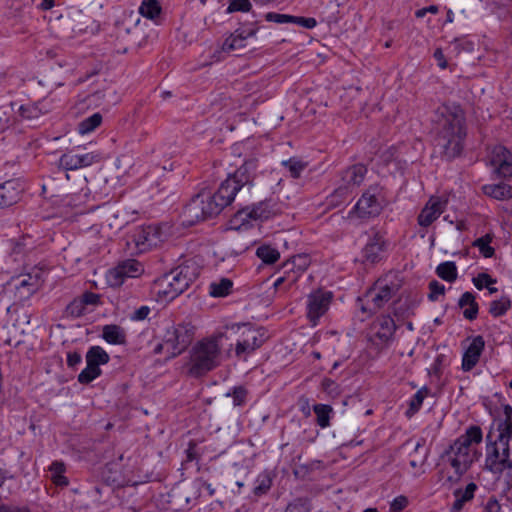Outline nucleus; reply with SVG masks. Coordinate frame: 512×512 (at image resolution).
I'll use <instances>...</instances> for the list:
<instances>
[{
	"mask_svg": "<svg viewBox=\"0 0 512 512\" xmlns=\"http://www.w3.org/2000/svg\"><path fill=\"white\" fill-rule=\"evenodd\" d=\"M436 146L442 156L452 160L463 150V140L466 136L464 114L459 106L443 105L437 111Z\"/></svg>",
	"mask_w": 512,
	"mask_h": 512,
	"instance_id": "1",
	"label": "nucleus"
},
{
	"mask_svg": "<svg viewBox=\"0 0 512 512\" xmlns=\"http://www.w3.org/2000/svg\"><path fill=\"white\" fill-rule=\"evenodd\" d=\"M200 266L194 259H188L155 281L153 293L156 300L169 302L188 289L200 274Z\"/></svg>",
	"mask_w": 512,
	"mask_h": 512,
	"instance_id": "2",
	"label": "nucleus"
},
{
	"mask_svg": "<svg viewBox=\"0 0 512 512\" xmlns=\"http://www.w3.org/2000/svg\"><path fill=\"white\" fill-rule=\"evenodd\" d=\"M505 418L497 423V435L494 442L487 445L485 466L493 473H502L512 469L509 441L512 436V407L504 408Z\"/></svg>",
	"mask_w": 512,
	"mask_h": 512,
	"instance_id": "3",
	"label": "nucleus"
},
{
	"mask_svg": "<svg viewBox=\"0 0 512 512\" xmlns=\"http://www.w3.org/2000/svg\"><path fill=\"white\" fill-rule=\"evenodd\" d=\"M223 338V333H217L194 344L187 364L190 375L199 377L220 365Z\"/></svg>",
	"mask_w": 512,
	"mask_h": 512,
	"instance_id": "4",
	"label": "nucleus"
},
{
	"mask_svg": "<svg viewBox=\"0 0 512 512\" xmlns=\"http://www.w3.org/2000/svg\"><path fill=\"white\" fill-rule=\"evenodd\" d=\"M483 438L482 430L478 426H470L466 432L459 436L445 455L447 462L455 470V473L462 475L479 458L476 446Z\"/></svg>",
	"mask_w": 512,
	"mask_h": 512,
	"instance_id": "5",
	"label": "nucleus"
},
{
	"mask_svg": "<svg viewBox=\"0 0 512 512\" xmlns=\"http://www.w3.org/2000/svg\"><path fill=\"white\" fill-rule=\"evenodd\" d=\"M231 329L234 330L236 334L235 356L241 360H246L248 356L259 349L267 339L264 329L251 324H236L233 325Z\"/></svg>",
	"mask_w": 512,
	"mask_h": 512,
	"instance_id": "6",
	"label": "nucleus"
},
{
	"mask_svg": "<svg viewBox=\"0 0 512 512\" xmlns=\"http://www.w3.org/2000/svg\"><path fill=\"white\" fill-rule=\"evenodd\" d=\"M398 289L399 284L394 276L386 275L385 277L379 278L365 295L368 310L375 312L381 309L391 300Z\"/></svg>",
	"mask_w": 512,
	"mask_h": 512,
	"instance_id": "7",
	"label": "nucleus"
},
{
	"mask_svg": "<svg viewBox=\"0 0 512 512\" xmlns=\"http://www.w3.org/2000/svg\"><path fill=\"white\" fill-rule=\"evenodd\" d=\"M194 337V327L187 323L173 325L166 330L164 338L169 348V358L180 355L190 345Z\"/></svg>",
	"mask_w": 512,
	"mask_h": 512,
	"instance_id": "8",
	"label": "nucleus"
},
{
	"mask_svg": "<svg viewBox=\"0 0 512 512\" xmlns=\"http://www.w3.org/2000/svg\"><path fill=\"white\" fill-rule=\"evenodd\" d=\"M395 331L396 324L393 318L381 316L372 324L369 340L377 351H381L393 341Z\"/></svg>",
	"mask_w": 512,
	"mask_h": 512,
	"instance_id": "9",
	"label": "nucleus"
},
{
	"mask_svg": "<svg viewBox=\"0 0 512 512\" xmlns=\"http://www.w3.org/2000/svg\"><path fill=\"white\" fill-rule=\"evenodd\" d=\"M143 271V265L139 261L128 259L110 269L106 277L111 286H120L127 278H136L140 276Z\"/></svg>",
	"mask_w": 512,
	"mask_h": 512,
	"instance_id": "10",
	"label": "nucleus"
},
{
	"mask_svg": "<svg viewBox=\"0 0 512 512\" xmlns=\"http://www.w3.org/2000/svg\"><path fill=\"white\" fill-rule=\"evenodd\" d=\"M332 293L328 291H314L307 297V317L312 325H316L321 316L329 309Z\"/></svg>",
	"mask_w": 512,
	"mask_h": 512,
	"instance_id": "11",
	"label": "nucleus"
},
{
	"mask_svg": "<svg viewBox=\"0 0 512 512\" xmlns=\"http://www.w3.org/2000/svg\"><path fill=\"white\" fill-rule=\"evenodd\" d=\"M378 195L379 190L377 187H370L363 193L354 207V211L358 217H374L380 213L382 205L378 199Z\"/></svg>",
	"mask_w": 512,
	"mask_h": 512,
	"instance_id": "12",
	"label": "nucleus"
},
{
	"mask_svg": "<svg viewBox=\"0 0 512 512\" xmlns=\"http://www.w3.org/2000/svg\"><path fill=\"white\" fill-rule=\"evenodd\" d=\"M100 160L101 155L97 152L74 153L69 151L60 157L59 166L64 170H77L89 167Z\"/></svg>",
	"mask_w": 512,
	"mask_h": 512,
	"instance_id": "13",
	"label": "nucleus"
},
{
	"mask_svg": "<svg viewBox=\"0 0 512 512\" xmlns=\"http://www.w3.org/2000/svg\"><path fill=\"white\" fill-rule=\"evenodd\" d=\"M41 281L39 276L26 274L17 278H12L9 286L15 291V296L19 301L29 299L39 288Z\"/></svg>",
	"mask_w": 512,
	"mask_h": 512,
	"instance_id": "14",
	"label": "nucleus"
},
{
	"mask_svg": "<svg viewBox=\"0 0 512 512\" xmlns=\"http://www.w3.org/2000/svg\"><path fill=\"white\" fill-rule=\"evenodd\" d=\"M446 206V199L439 196L430 197L418 215V224L421 227L430 226L445 211Z\"/></svg>",
	"mask_w": 512,
	"mask_h": 512,
	"instance_id": "15",
	"label": "nucleus"
},
{
	"mask_svg": "<svg viewBox=\"0 0 512 512\" xmlns=\"http://www.w3.org/2000/svg\"><path fill=\"white\" fill-rule=\"evenodd\" d=\"M490 161L499 177H512V154L504 146L497 145L492 149Z\"/></svg>",
	"mask_w": 512,
	"mask_h": 512,
	"instance_id": "16",
	"label": "nucleus"
},
{
	"mask_svg": "<svg viewBox=\"0 0 512 512\" xmlns=\"http://www.w3.org/2000/svg\"><path fill=\"white\" fill-rule=\"evenodd\" d=\"M269 215V204L267 202H259L252 207H245L238 210L234 215L233 222L246 225L249 224L250 220L267 219Z\"/></svg>",
	"mask_w": 512,
	"mask_h": 512,
	"instance_id": "17",
	"label": "nucleus"
},
{
	"mask_svg": "<svg viewBox=\"0 0 512 512\" xmlns=\"http://www.w3.org/2000/svg\"><path fill=\"white\" fill-rule=\"evenodd\" d=\"M386 242L381 234L374 233L362 249V260L365 263L374 264L379 262L385 252Z\"/></svg>",
	"mask_w": 512,
	"mask_h": 512,
	"instance_id": "18",
	"label": "nucleus"
},
{
	"mask_svg": "<svg viewBox=\"0 0 512 512\" xmlns=\"http://www.w3.org/2000/svg\"><path fill=\"white\" fill-rule=\"evenodd\" d=\"M484 347L485 341L482 336H476L471 340L462 357L464 371H470L477 365Z\"/></svg>",
	"mask_w": 512,
	"mask_h": 512,
	"instance_id": "19",
	"label": "nucleus"
},
{
	"mask_svg": "<svg viewBox=\"0 0 512 512\" xmlns=\"http://www.w3.org/2000/svg\"><path fill=\"white\" fill-rule=\"evenodd\" d=\"M243 187L231 175L224 180L219 186L218 190L213 194L219 204L224 208L230 205L238 192Z\"/></svg>",
	"mask_w": 512,
	"mask_h": 512,
	"instance_id": "20",
	"label": "nucleus"
},
{
	"mask_svg": "<svg viewBox=\"0 0 512 512\" xmlns=\"http://www.w3.org/2000/svg\"><path fill=\"white\" fill-rule=\"evenodd\" d=\"M367 173V169L362 164H356L347 168L342 174L343 187H339L336 193L345 194L350 187L359 186Z\"/></svg>",
	"mask_w": 512,
	"mask_h": 512,
	"instance_id": "21",
	"label": "nucleus"
},
{
	"mask_svg": "<svg viewBox=\"0 0 512 512\" xmlns=\"http://www.w3.org/2000/svg\"><path fill=\"white\" fill-rule=\"evenodd\" d=\"M22 187L16 180H9L0 184V208L9 207L20 199Z\"/></svg>",
	"mask_w": 512,
	"mask_h": 512,
	"instance_id": "22",
	"label": "nucleus"
},
{
	"mask_svg": "<svg viewBox=\"0 0 512 512\" xmlns=\"http://www.w3.org/2000/svg\"><path fill=\"white\" fill-rule=\"evenodd\" d=\"M257 166V159L249 158L231 176L244 188L253 182Z\"/></svg>",
	"mask_w": 512,
	"mask_h": 512,
	"instance_id": "23",
	"label": "nucleus"
},
{
	"mask_svg": "<svg viewBox=\"0 0 512 512\" xmlns=\"http://www.w3.org/2000/svg\"><path fill=\"white\" fill-rule=\"evenodd\" d=\"M198 196L200 202H202L201 206L206 219L218 215L222 211L223 207L209 191H201Z\"/></svg>",
	"mask_w": 512,
	"mask_h": 512,
	"instance_id": "24",
	"label": "nucleus"
},
{
	"mask_svg": "<svg viewBox=\"0 0 512 512\" xmlns=\"http://www.w3.org/2000/svg\"><path fill=\"white\" fill-rule=\"evenodd\" d=\"M202 202L199 200L198 194L195 195L189 204L184 209V216L186 221L190 224H194L199 221L206 220L203 212Z\"/></svg>",
	"mask_w": 512,
	"mask_h": 512,
	"instance_id": "25",
	"label": "nucleus"
},
{
	"mask_svg": "<svg viewBox=\"0 0 512 512\" xmlns=\"http://www.w3.org/2000/svg\"><path fill=\"white\" fill-rule=\"evenodd\" d=\"M103 339L109 344L120 345L126 342V333L118 325H105L102 331Z\"/></svg>",
	"mask_w": 512,
	"mask_h": 512,
	"instance_id": "26",
	"label": "nucleus"
},
{
	"mask_svg": "<svg viewBox=\"0 0 512 512\" xmlns=\"http://www.w3.org/2000/svg\"><path fill=\"white\" fill-rule=\"evenodd\" d=\"M255 35V31L251 30L248 32L245 31H236L234 34L230 35L224 43L223 49L228 51L242 49L246 46L245 41L248 37H252Z\"/></svg>",
	"mask_w": 512,
	"mask_h": 512,
	"instance_id": "27",
	"label": "nucleus"
},
{
	"mask_svg": "<svg viewBox=\"0 0 512 512\" xmlns=\"http://www.w3.org/2000/svg\"><path fill=\"white\" fill-rule=\"evenodd\" d=\"M482 191L485 195L497 200H507L512 197L511 187L506 183L484 185Z\"/></svg>",
	"mask_w": 512,
	"mask_h": 512,
	"instance_id": "28",
	"label": "nucleus"
},
{
	"mask_svg": "<svg viewBox=\"0 0 512 512\" xmlns=\"http://www.w3.org/2000/svg\"><path fill=\"white\" fill-rule=\"evenodd\" d=\"M477 490V485L473 482L466 485L464 489H457L454 491L455 501L452 505V509L455 511H459L462 509L463 505L472 500L474 497V493Z\"/></svg>",
	"mask_w": 512,
	"mask_h": 512,
	"instance_id": "29",
	"label": "nucleus"
},
{
	"mask_svg": "<svg viewBox=\"0 0 512 512\" xmlns=\"http://www.w3.org/2000/svg\"><path fill=\"white\" fill-rule=\"evenodd\" d=\"M414 456L410 460L409 464L414 470V476H420L425 473V464L427 460V451L424 449L421 443H417L414 449Z\"/></svg>",
	"mask_w": 512,
	"mask_h": 512,
	"instance_id": "30",
	"label": "nucleus"
},
{
	"mask_svg": "<svg viewBox=\"0 0 512 512\" xmlns=\"http://www.w3.org/2000/svg\"><path fill=\"white\" fill-rule=\"evenodd\" d=\"M233 288V281L229 278H220L209 284V295L214 298L228 296Z\"/></svg>",
	"mask_w": 512,
	"mask_h": 512,
	"instance_id": "31",
	"label": "nucleus"
},
{
	"mask_svg": "<svg viewBox=\"0 0 512 512\" xmlns=\"http://www.w3.org/2000/svg\"><path fill=\"white\" fill-rule=\"evenodd\" d=\"M158 240V232L156 228L154 227H147L144 229H141L136 236V245L137 246H143V249L147 247H151L157 244Z\"/></svg>",
	"mask_w": 512,
	"mask_h": 512,
	"instance_id": "32",
	"label": "nucleus"
},
{
	"mask_svg": "<svg viewBox=\"0 0 512 512\" xmlns=\"http://www.w3.org/2000/svg\"><path fill=\"white\" fill-rule=\"evenodd\" d=\"M460 307H468L464 310L463 314L466 319L473 320L477 317L478 314V304L475 301V297L470 292H465L462 294L459 299Z\"/></svg>",
	"mask_w": 512,
	"mask_h": 512,
	"instance_id": "33",
	"label": "nucleus"
},
{
	"mask_svg": "<svg viewBox=\"0 0 512 512\" xmlns=\"http://www.w3.org/2000/svg\"><path fill=\"white\" fill-rule=\"evenodd\" d=\"M140 15L149 20H156L162 11L161 5L157 0H144L138 9Z\"/></svg>",
	"mask_w": 512,
	"mask_h": 512,
	"instance_id": "34",
	"label": "nucleus"
},
{
	"mask_svg": "<svg viewBox=\"0 0 512 512\" xmlns=\"http://www.w3.org/2000/svg\"><path fill=\"white\" fill-rule=\"evenodd\" d=\"M101 375L100 366L92 360L86 359V368L78 375L81 384H88Z\"/></svg>",
	"mask_w": 512,
	"mask_h": 512,
	"instance_id": "35",
	"label": "nucleus"
},
{
	"mask_svg": "<svg viewBox=\"0 0 512 512\" xmlns=\"http://www.w3.org/2000/svg\"><path fill=\"white\" fill-rule=\"evenodd\" d=\"M102 123V115L100 113H94L93 115L83 119L78 124V132L81 135L89 134L93 132Z\"/></svg>",
	"mask_w": 512,
	"mask_h": 512,
	"instance_id": "36",
	"label": "nucleus"
},
{
	"mask_svg": "<svg viewBox=\"0 0 512 512\" xmlns=\"http://www.w3.org/2000/svg\"><path fill=\"white\" fill-rule=\"evenodd\" d=\"M436 273L441 279L453 282L457 278L456 264L452 261L443 262L437 266Z\"/></svg>",
	"mask_w": 512,
	"mask_h": 512,
	"instance_id": "37",
	"label": "nucleus"
},
{
	"mask_svg": "<svg viewBox=\"0 0 512 512\" xmlns=\"http://www.w3.org/2000/svg\"><path fill=\"white\" fill-rule=\"evenodd\" d=\"M429 390L426 387H422L419 389L411 398L409 402V408L406 411V415L408 417H412L414 414H416L420 407L422 406V403L424 399L428 396Z\"/></svg>",
	"mask_w": 512,
	"mask_h": 512,
	"instance_id": "38",
	"label": "nucleus"
},
{
	"mask_svg": "<svg viewBox=\"0 0 512 512\" xmlns=\"http://www.w3.org/2000/svg\"><path fill=\"white\" fill-rule=\"evenodd\" d=\"M49 470L51 472V480L57 486H67L68 479L64 476L65 466L62 462H53Z\"/></svg>",
	"mask_w": 512,
	"mask_h": 512,
	"instance_id": "39",
	"label": "nucleus"
},
{
	"mask_svg": "<svg viewBox=\"0 0 512 512\" xmlns=\"http://www.w3.org/2000/svg\"><path fill=\"white\" fill-rule=\"evenodd\" d=\"M256 255L265 263V264H273L275 263L279 257L280 253L276 248H273L269 245L259 246L256 250Z\"/></svg>",
	"mask_w": 512,
	"mask_h": 512,
	"instance_id": "40",
	"label": "nucleus"
},
{
	"mask_svg": "<svg viewBox=\"0 0 512 512\" xmlns=\"http://www.w3.org/2000/svg\"><path fill=\"white\" fill-rule=\"evenodd\" d=\"M511 307L510 298L502 296L498 300H494L490 303L489 313L494 317H500L504 315Z\"/></svg>",
	"mask_w": 512,
	"mask_h": 512,
	"instance_id": "41",
	"label": "nucleus"
},
{
	"mask_svg": "<svg viewBox=\"0 0 512 512\" xmlns=\"http://www.w3.org/2000/svg\"><path fill=\"white\" fill-rule=\"evenodd\" d=\"M313 410L316 414L317 424L322 428L329 426L330 414L332 413L331 406L325 404H316L313 407Z\"/></svg>",
	"mask_w": 512,
	"mask_h": 512,
	"instance_id": "42",
	"label": "nucleus"
},
{
	"mask_svg": "<svg viewBox=\"0 0 512 512\" xmlns=\"http://www.w3.org/2000/svg\"><path fill=\"white\" fill-rule=\"evenodd\" d=\"M282 165L288 170L290 176L293 178H299L307 167L306 162L297 158H290L285 160L282 162Z\"/></svg>",
	"mask_w": 512,
	"mask_h": 512,
	"instance_id": "43",
	"label": "nucleus"
},
{
	"mask_svg": "<svg viewBox=\"0 0 512 512\" xmlns=\"http://www.w3.org/2000/svg\"><path fill=\"white\" fill-rule=\"evenodd\" d=\"M86 359L92 360L97 365L107 364L110 360L108 353L100 346H92L86 353Z\"/></svg>",
	"mask_w": 512,
	"mask_h": 512,
	"instance_id": "44",
	"label": "nucleus"
},
{
	"mask_svg": "<svg viewBox=\"0 0 512 512\" xmlns=\"http://www.w3.org/2000/svg\"><path fill=\"white\" fill-rule=\"evenodd\" d=\"M272 485V478L270 475L266 472L259 474V476L256 479L255 487L253 489V493L256 496H261L263 494H266Z\"/></svg>",
	"mask_w": 512,
	"mask_h": 512,
	"instance_id": "45",
	"label": "nucleus"
},
{
	"mask_svg": "<svg viewBox=\"0 0 512 512\" xmlns=\"http://www.w3.org/2000/svg\"><path fill=\"white\" fill-rule=\"evenodd\" d=\"M495 283H496V280L493 279L490 275H488L486 273H480V274H478L477 277L473 278V284L475 285V287L477 289L481 290L484 287H486L490 294L497 292V288L491 286Z\"/></svg>",
	"mask_w": 512,
	"mask_h": 512,
	"instance_id": "46",
	"label": "nucleus"
},
{
	"mask_svg": "<svg viewBox=\"0 0 512 512\" xmlns=\"http://www.w3.org/2000/svg\"><path fill=\"white\" fill-rule=\"evenodd\" d=\"M491 237L486 235L484 237L478 238L474 241V246L477 247L480 253L486 257H492L494 254V249L490 246Z\"/></svg>",
	"mask_w": 512,
	"mask_h": 512,
	"instance_id": "47",
	"label": "nucleus"
},
{
	"mask_svg": "<svg viewBox=\"0 0 512 512\" xmlns=\"http://www.w3.org/2000/svg\"><path fill=\"white\" fill-rule=\"evenodd\" d=\"M85 308L81 298H76L67 306V312L73 317H79L84 314Z\"/></svg>",
	"mask_w": 512,
	"mask_h": 512,
	"instance_id": "48",
	"label": "nucleus"
},
{
	"mask_svg": "<svg viewBox=\"0 0 512 512\" xmlns=\"http://www.w3.org/2000/svg\"><path fill=\"white\" fill-rule=\"evenodd\" d=\"M251 8L249 0H230V4L227 8L228 13L232 12H248Z\"/></svg>",
	"mask_w": 512,
	"mask_h": 512,
	"instance_id": "49",
	"label": "nucleus"
},
{
	"mask_svg": "<svg viewBox=\"0 0 512 512\" xmlns=\"http://www.w3.org/2000/svg\"><path fill=\"white\" fill-rule=\"evenodd\" d=\"M294 16L288 14H280L275 12H269L265 15V19L269 22L278 24L293 23Z\"/></svg>",
	"mask_w": 512,
	"mask_h": 512,
	"instance_id": "50",
	"label": "nucleus"
},
{
	"mask_svg": "<svg viewBox=\"0 0 512 512\" xmlns=\"http://www.w3.org/2000/svg\"><path fill=\"white\" fill-rule=\"evenodd\" d=\"M429 289V298L432 301H436L438 297L444 295L445 292V286L436 280H433L429 283Z\"/></svg>",
	"mask_w": 512,
	"mask_h": 512,
	"instance_id": "51",
	"label": "nucleus"
},
{
	"mask_svg": "<svg viewBox=\"0 0 512 512\" xmlns=\"http://www.w3.org/2000/svg\"><path fill=\"white\" fill-rule=\"evenodd\" d=\"M19 112L23 118L32 119L38 117L41 110L37 105H22L19 108Z\"/></svg>",
	"mask_w": 512,
	"mask_h": 512,
	"instance_id": "52",
	"label": "nucleus"
},
{
	"mask_svg": "<svg viewBox=\"0 0 512 512\" xmlns=\"http://www.w3.org/2000/svg\"><path fill=\"white\" fill-rule=\"evenodd\" d=\"M246 394L247 392L243 387H236L233 389L232 393H228L227 396L233 398L234 406H241L245 403Z\"/></svg>",
	"mask_w": 512,
	"mask_h": 512,
	"instance_id": "53",
	"label": "nucleus"
},
{
	"mask_svg": "<svg viewBox=\"0 0 512 512\" xmlns=\"http://www.w3.org/2000/svg\"><path fill=\"white\" fill-rule=\"evenodd\" d=\"M285 512H310V508L304 500L297 499L287 506Z\"/></svg>",
	"mask_w": 512,
	"mask_h": 512,
	"instance_id": "54",
	"label": "nucleus"
},
{
	"mask_svg": "<svg viewBox=\"0 0 512 512\" xmlns=\"http://www.w3.org/2000/svg\"><path fill=\"white\" fill-rule=\"evenodd\" d=\"M408 505V499L406 496L400 495L396 497L390 504L391 512H401Z\"/></svg>",
	"mask_w": 512,
	"mask_h": 512,
	"instance_id": "55",
	"label": "nucleus"
},
{
	"mask_svg": "<svg viewBox=\"0 0 512 512\" xmlns=\"http://www.w3.org/2000/svg\"><path fill=\"white\" fill-rule=\"evenodd\" d=\"M293 24H297L299 26H302L307 29H313L317 25V21L313 17H300V16H294L293 18Z\"/></svg>",
	"mask_w": 512,
	"mask_h": 512,
	"instance_id": "56",
	"label": "nucleus"
},
{
	"mask_svg": "<svg viewBox=\"0 0 512 512\" xmlns=\"http://www.w3.org/2000/svg\"><path fill=\"white\" fill-rule=\"evenodd\" d=\"M151 312L150 307L148 306H141L140 308L136 309L134 313L131 315V320L133 321H142L145 320Z\"/></svg>",
	"mask_w": 512,
	"mask_h": 512,
	"instance_id": "57",
	"label": "nucleus"
},
{
	"mask_svg": "<svg viewBox=\"0 0 512 512\" xmlns=\"http://www.w3.org/2000/svg\"><path fill=\"white\" fill-rule=\"evenodd\" d=\"M321 385L322 389L329 395H337L339 392L337 384L329 378H325Z\"/></svg>",
	"mask_w": 512,
	"mask_h": 512,
	"instance_id": "58",
	"label": "nucleus"
},
{
	"mask_svg": "<svg viewBox=\"0 0 512 512\" xmlns=\"http://www.w3.org/2000/svg\"><path fill=\"white\" fill-rule=\"evenodd\" d=\"M81 300L87 305H98L100 303V297L98 294H95L93 292H86L81 297Z\"/></svg>",
	"mask_w": 512,
	"mask_h": 512,
	"instance_id": "59",
	"label": "nucleus"
},
{
	"mask_svg": "<svg viewBox=\"0 0 512 512\" xmlns=\"http://www.w3.org/2000/svg\"><path fill=\"white\" fill-rule=\"evenodd\" d=\"M82 361V357L80 353L78 352H69L67 354V365L69 367H75L76 365L80 364Z\"/></svg>",
	"mask_w": 512,
	"mask_h": 512,
	"instance_id": "60",
	"label": "nucleus"
},
{
	"mask_svg": "<svg viewBox=\"0 0 512 512\" xmlns=\"http://www.w3.org/2000/svg\"><path fill=\"white\" fill-rule=\"evenodd\" d=\"M433 56L437 61V65L439 66V68L445 69L447 67V61L441 48H437Z\"/></svg>",
	"mask_w": 512,
	"mask_h": 512,
	"instance_id": "61",
	"label": "nucleus"
},
{
	"mask_svg": "<svg viewBox=\"0 0 512 512\" xmlns=\"http://www.w3.org/2000/svg\"><path fill=\"white\" fill-rule=\"evenodd\" d=\"M153 353L154 354L165 353L166 359H170L169 358V348L166 345V339L165 338H163V341L161 343H157L155 345V347L153 348Z\"/></svg>",
	"mask_w": 512,
	"mask_h": 512,
	"instance_id": "62",
	"label": "nucleus"
},
{
	"mask_svg": "<svg viewBox=\"0 0 512 512\" xmlns=\"http://www.w3.org/2000/svg\"><path fill=\"white\" fill-rule=\"evenodd\" d=\"M486 512H500L501 506L495 498H490L485 505Z\"/></svg>",
	"mask_w": 512,
	"mask_h": 512,
	"instance_id": "63",
	"label": "nucleus"
},
{
	"mask_svg": "<svg viewBox=\"0 0 512 512\" xmlns=\"http://www.w3.org/2000/svg\"><path fill=\"white\" fill-rule=\"evenodd\" d=\"M9 117L7 113L0 108V131H4L9 127Z\"/></svg>",
	"mask_w": 512,
	"mask_h": 512,
	"instance_id": "64",
	"label": "nucleus"
}]
</instances>
